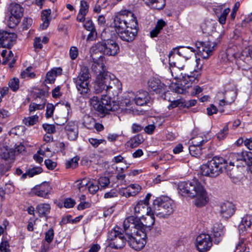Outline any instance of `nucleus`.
<instances>
[{
  "mask_svg": "<svg viewBox=\"0 0 252 252\" xmlns=\"http://www.w3.org/2000/svg\"><path fill=\"white\" fill-rule=\"evenodd\" d=\"M169 63L170 64V72L172 76L180 82V84H172L170 88L171 90L177 94H185L188 92V90L191 87L192 83H197L200 76L199 71L194 70V71L187 74L184 72V66H181L178 62L180 58L175 52L171 51L168 55Z\"/></svg>",
  "mask_w": 252,
  "mask_h": 252,
  "instance_id": "1",
  "label": "nucleus"
},
{
  "mask_svg": "<svg viewBox=\"0 0 252 252\" xmlns=\"http://www.w3.org/2000/svg\"><path fill=\"white\" fill-rule=\"evenodd\" d=\"M114 27L119 37L124 41H132L137 34V20L130 11H120L114 19Z\"/></svg>",
  "mask_w": 252,
  "mask_h": 252,
  "instance_id": "2",
  "label": "nucleus"
},
{
  "mask_svg": "<svg viewBox=\"0 0 252 252\" xmlns=\"http://www.w3.org/2000/svg\"><path fill=\"white\" fill-rule=\"evenodd\" d=\"M178 189L179 193L182 196L195 198L194 204L198 207L205 206L208 202L209 198L206 190L196 179L179 183Z\"/></svg>",
  "mask_w": 252,
  "mask_h": 252,
  "instance_id": "3",
  "label": "nucleus"
},
{
  "mask_svg": "<svg viewBox=\"0 0 252 252\" xmlns=\"http://www.w3.org/2000/svg\"><path fill=\"white\" fill-rule=\"evenodd\" d=\"M227 162L220 157L215 156L201 167L202 175L216 177L226 169Z\"/></svg>",
  "mask_w": 252,
  "mask_h": 252,
  "instance_id": "4",
  "label": "nucleus"
},
{
  "mask_svg": "<svg viewBox=\"0 0 252 252\" xmlns=\"http://www.w3.org/2000/svg\"><path fill=\"white\" fill-rule=\"evenodd\" d=\"M174 201L166 196L157 198L153 202L152 210L154 214L159 218H166L174 211Z\"/></svg>",
  "mask_w": 252,
  "mask_h": 252,
  "instance_id": "5",
  "label": "nucleus"
},
{
  "mask_svg": "<svg viewBox=\"0 0 252 252\" xmlns=\"http://www.w3.org/2000/svg\"><path fill=\"white\" fill-rule=\"evenodd\" d=\"M90 80L91 75L88 67L85 65H81L80 71L78 76L73 78V81L75 84L78 93L84 97H90Z\"/></svg>",
  "mask_w": 252,
  "mask_h": 252,
  "instance_id": "6",
  "label": "nucleus"
},
{
  "mask_svg": "<svg viewBox=\"0 0 252 252\" xmlns=\"http://www.w3.org/2000/svg\"><path fill=\"white\" fill-rule=\"evenodd\" d=\"M125 226V221H124V231L127 236V242L130 247L136 251L142 249L146 243V233L138 229H136L134 232L133 228L131 229V227Z\"/></svg>",
  "mask_w": 252,
  "mask_h": 252,
  "instance_id": "7",
  "label": "nucleus"
},
{
  "mask_svg": "<svg viewBox=\"0 0 252 252\" xmlns=\"http://www.w3.org/2000/svg\"><path fill=\"white\" fill-rule=\"evenodd\" d=\"M90 103L96 111L103 114L115 111L119 108L117 103L112 100L111 96L107 95H102L100 101L97 96H94L90 98Z\"/></svg>",
  "mask_w": 252,
  "mask_h": 252,
  "instance_id": "8",
  "label": "nucleus"
},
{
  "mask_svg": "<svg viewBox=\"0 0 252 252\" xmlns=\"http://www.w3.org/2000/svg\"><path fill=\"white\" fill-rule=\"evenodd\" d=\"M147 216L142 218L143 221L137 217L133 216H129L125 220V227H131V229L133 228L134 232H135L136 229L142 230L146 232L145 228H150L152 227L155 221L153 211L149 214H147Z\"/></svg>",
  "mask_w": 252,
  "mask_h": 252,
  "instance_id": "9",
  "label": "nucleus"
},
{
  "mask_svg": "<svg viewBox=\"0 0 252 252\" xmlns=\"http://www.w3.org/2000/svg\"><path fill=\"white\" fill-rule=\"evenodd\" d=\"M106 32L103 31L101 34V38L103 41L96 43L93 46L94 50L104 55L114 56L119 52L120 47L115 41L106 39Z\"/></svg>",
  "mask_w": 252,
  "mask_h": 252,
  "instance_id": "10",
  "label": "nucleus"
},
{
  "mask_svg": "<svg viewBox=\"0 0 252 252\" xmlns=\"http://www.w3.org/2000/svg\"><path fill=\"white\" fill-rule=\"evenodd\" d=\"M8 26L14 28L20 23L23 15L24 8L19 4L12 3L8 7Z\"/></svg>",
  "mask_w": 252,
  "mask_h": 252,
  "instance_id": "11",
  "label": "nucleus"
},
{
  "mask_svg": "<svg viewBox=\"0 0 252 252\" xmlns=\"http://www.w3.org/2000/svg\"><path fill=\"white\" fill-rule=\"evenodd\" d=\"M105 81H106V92L113 97L117 96L122 89L120 81L113 75L110 73H105Z\"/></svg>",
  "mask_w": 252,
  "mask_h": 252,
  "instance_id": "12",
  "label": "nucleus"
},
{
  "mask_svg": "<svg viewBox=\"0 0 252 252\" xmlns=\"http://www.w3.org/2000/svg\"><path fill=\"white\" fill-rule=\"evenodd\" d=\"M218 42V41H212L210 40L197 42L196 46L199 55L204 59L208 58L212 55Z\"/></svg>",
  "mask_w": 252,
  "mask_h": 252,
  "instance_id": "13",
  "label": "nucleus"
},
{
  "mask_svg": "<svg viewBox=\"0 0 252 252\" xmlns=\"http://www.w3.org/2000/svg\"><path fill=\"white\" fill-rule=\"evenodd\" d=\"M252 153L247 151H243L239 153H232L229 155L230 159V164L233 166H245L247 162H249V158H251Z\"/></svg>",
  "mask_w": 252,
  "mask_h": 252,
  "instance_id": "14",
  "label": "nucleus"
},
{
  "mask_svg": "<svg viewBox=\"0 0 252 252\" xmlns=\"http://www.w3.org/2000/svg\"><path fill=\"white\" fill-rule=\"evenodd\" d=\"M213 245L212 240L210 235L201 233L196 238L195 246L200 252H206L209 251Z\"/></svg>",
  "mask_w": 252,
  "mask_h": 252,
  "instance_id": "15",
  "label": "nucleus"
},
{
  "mask_svg": "<svg viewBox=\"0 0 252 252\" xmlns=\"http://www.w3.org/2000/svg\"><path fill=\"white\" fill-rule=\"evenodd\" d=\"M17 36L13 32H0V41L2 46L10 48L16 42Z\"/></svg>",
  "mask_w": 252,
  "mask_h": 252,
  "instance_id": "16",
  "label": "nucleus"
},
{
  "mask_svg": "<svg viewBox=\"0 0 252 252\" xmlns=\"http://www.w3.org/2000/svg\"><path fill=\"white\" fill-rule=\"evenodd\" d=\"M217 26V23L215 21H206L202 25V31L204 33L212 34L214 37H216L218 41L220 42L222 37V33H219L215 31L216 26Z\"/></svg>",
  "mask_w": 252,
  "mask_h": 252,
  "instance_id": "17",
  "label": "nucleus"
},
{
  "mask_svg": "<svg viewBox=\"0 0 252 252\" xmlns=\"http://www.w3.org/2000/svg\"><path fill=\"white\" fill-rule=\"evenodd\" d=\"M235 212V205L231 202L227 201L220 204L219 213L224 219L231 217Z\"/></svg>",
  "mask_w": 252,
  "mask_h": 252,
  "instance_id": "18",
  "label": "nucleus"
},
{
  "mask_svg": "<svg viewBox=\"0 0 252 252\" xmlns=\"http://www.w3.org/2000/svg\"><path fill=\"white\" fill-rule=\"evenodd\" d=\"M222 92H218L216 97V101L218 102L220 106H224L227 104H230L234 101L235 98V94L233 91L227 92L224 94V96L222 98L223 95Z\"/></svg>",
  "mask_w": 252,
  "mask_h": 252,
  "instance_id": "19",
  "label": "nucleus"
},
{
  "mask_svg": "<svg viewBox=\"0 0 252 252\" xmlns=\"http://www.w3.org/2000/svg\"><path fill=\"white\" fill-rule=\"evenodd\" d=\"M148 85L149 89L157 94L164 93L166 90V86L157 78H150L148 81Z\"/></svg>",
  "mask_w": 252,
  "mask_h": 252,
  "instance_id": "20",
  "label": "nucleus"
},
{
  "mask_svg": "<svg viewBox=\"0 0 252 252\" xmlns=\"http://www.w3.org/2000/svg\"><path fill=\"white\" fill-rule=\"evenodd\" d=\"M141 189V187L137 184H131L126 188L120 189L119 193L120 195L126 198L134 196L138 194Z\"/></svg>",
  "mask_w": 252,
  "mask_h": 252,
  "instance_id": "21",
  "label": "nucleus"
},
{
  "mask_svg": "<svg viewBox=\"0 0 252 252\" xmlns=\"http://www.w3.org/2000/svg\"><path fill=\"white\" fill-rule=\"evenodd\" d=\"M134 214L138 217L143 218L144 214H149L152 211V207L149 208L147 204L143 201H139L135 206L133 207Z\"/></svg>",
  "mask_w": 252,
  "mask_h": 252,
  "instance_id": "22",
  "label": "nucleus"
},
{
  "mask_svg": "<svg viewBox=\"0 0 252 252\" xmlns=\"http://www.w3.org/2000/svg\"><path fill=\"white\" fill-rule=\"evenodd\" d=\"M213 10L218 19L219 22L222 25H224L230 9L229 8L223 9V5H221L214 7Z\"/></svg>",
  "mask_w": 252,
  "mask_h": 252,
  "instance_id": "23",
  "label": "nucleus"
},
{
  "mask_svg": "<svg viewBox=\"0 0 252 252\" xmlns=\"http://www.w3.org/2000/svg\"><path fill=\"white\" fill-rule=\"evenodd\" d=\"M51 189L52 188L48 183L43 182L39 186L35 187L32 191L38 196L47 198V196L50 193Z\"/></svg>",
  "mask_w": 252,
  "mask_h": 252,
  "instance_id": "24",
  "label": "nucleus"
},
{
  "mask_svg": "<svg viewBox=\"0 0 252 252\" xmlns=\"http://www.w3.org/2000/svg\"><path fill=\"white\" fill-rule=\"evenodd\" d=\"M64 129L69 140H74L77 139L78 129L77 125L75 122L71 121L67 123Z\"/></svg>",
  "mask_w": 252,
  "mask_h": 252,
  "instance_id": "25",
  "label": "nucleus"
},
{
  "mask_svg": "<svg viewBox=\"0 0 252 252\" xmlns=\"http://www.w3.org/2000/svg\"><path fill=\"white\" fill-rule=\"evenodd\" d=\"M106 86L105 74L97 75L94 85V90L95 93L99 94L103 91H106Z\"/></svg>",
  "mask_w": 252,
  "mask_h": 252,
  "instance_id": "26",
  "label": "nucleus"
},
{
  "mask_svg": "<svg viewBox=\"0 0 252 252\" xmlns=\"http://www.w3.org/2000/svg\"><path fill=\"white\" fill-rule=\"evenodd\" d=\"M213 232L214 237V243L219 244L222 240L224 234V227L221 223H216L214 225Z\"/></svg>",
  "mask_w": 252,
  "mask_h": 252,
  "instance_id": "27",
  "label": "nucleus"
},
{
  "mask_svg": "<svg viewBox=\"0 0 252 252\" xmlns=\"http://www.w3.org/2000/svg\"><path fill=\"white\" fill-rule=\"evenodd\" d=\"M150 98L149 94L146 91H140L135 94V103L137 105L143 106L147 104Z\"/></svg>",
  "mask_w": 252,
  "mask_h": 252,
  "instance_id": "28",
  "label": "nucleus"
},
{
  "mask_svg": "<svg viewBox=\"0 0 252 252\" xmlns=\"http://www.w3.org/2000/svg\"><path fill=\"white\" fill-rule=\"evenodd\" d=\"M91 69L97 75L109 73L108 72L105 71V65L102 62H99L98 61L92 62Z\"/></svg>",
  "mask_w": 252,
  "mask_h": 252,
  "instance_id": "29",
  "label": "nucleus"
},
{
  "mask_svg": "<svg viewBox=\"0 0 252 252\" xmlns=\"http://www.w3.org/2000/svg\"><path fill=\"white\" fill-rule=\"evenodd\" d=\"M62 69L60 67H56L48 71L46 74L45 82L46 83H53L56 77L62 74Z\"/></svg>",
  "mask_w": 252,
  "mask_h": 252,
  "instance_id": "30",
  "label": "nucleus"
},
{
  "mask_svg": "<svg viewBox=\"0 0 252 252\" xmlns=\"http://www.w3.org/2000/svg\"><path fill=\"white\" fill-rule=\"evenodd\" d=\"M126 241H127V236L126 235V237H124L123 234H120L119 238L109 242V246L113 249H120L125 246Z\"/></svg>",
  "mask_w": 252,
  "mask_h": 252,
  "instance_id": "31",
  "label": "nucleus"
},
{
  "mask_svg": "<svg viewBox=\"0 0 252 252\" xmlns=\"http://www.w3.org/2000/svg\"><path fill=\"white\" fill-rule=\"evenodd\" d=\"M144 3L151 8L160 10L165 5V0H143Z\"/></svg>",
  "mask_w": 252,
  "mask_h": 252,
  "instance_id": "32",
  "label": "nucleus"
},
{
  "mask_svg": "<svg viewBox=\"0 0 252 252\" xmlns=\"http://www.w3.org/2000/svg\"><path fill=\"white\" fill-rule=\"evenodd\" d=\"M51 11L50 9H46L42 11L41 13V20L43 23L40 25V28L43 30H45L49 26Z\"/></svg>",
  "mask_w": 252,
  "mask_h": 252,
  "instance_id": "33",
  "label": "nucleus"
},
{
  "mask_svg": "<svg viewBox=\"0 0 252 252\" xmlns=\"http://www.w3.org/2000/svg\"><path fill=\"white\" fill-rule=\"evenodd\" d=\"M36 210L39 217H46L49 213L51 210L50 206L49 204L41 203L36 206Z\"/></svg>",
  "mask_w": 252,
  "mask_h": 252,
  "instance_id": "34",
  "label": "nucleus"
},
{
  "mask_svg": "<svg viewBox=\"0 0 252 252\" xmlns=\"http://www.w3.org/2000/svg\"><path fill=\"white\" fill-rule=\"evenodd\" d=\"M134 102H135V94L130 92L125 94L121 103L123 105L129 106Z\"/></svg>",
  "mask_w": 252,
  "mask_h": 252,
  "instance_id": "35",
  "label": "nucleus"
},
{
  "mask_svg": "<svg viewBox=\"0 0 252 252\" xmlns=\"http://www.w3.org/2000/svg\"><path fill=\"white\" fill-rule=\"evenodd\" d=\"M166 25V24L164 20L162 19L158 20L155 28L150 32V36L152 38L157 37Z\"/></svg>",
  "mask_w": 252,
  "mask_h": 252,
  "instance_id": "36",
  "label": "nucleus"
},
{
  "mask_svg": "<svg viewBox=\"0 0 252 252\" xmlns=\"http://www.w3.org/2000/svg\"><path fill=\"white\" fill-rule=\"evenodd\" d=\"M144 141V138L142 135L137 134L131 138L128 141L129 146L132 148H135L138 146Z\"/></svg>",
  "mask_w": 252,
  "mask_h": 252,
  "instance_id": "37",
  "label": "nucleus"
},
{
  "mask_svg": "<svg viewBox=\"0 0 252 252\" xmlns=\"http://www.w3.org/2000/svg\"><path fill=\"white\" fill-rule=\"evenodd\" d=\"M95 120L91 116L85 115L83 118V125L88 129H92L94 128Z\"/></svg>",
  "mask_w": 252,
  "mask_h": 252,
  "instance_id": "38",
  "label": "nucleus"
},
{
  "mask_svg": "<svg viewBox=\"0 0 252 252\" xmlns=\"http://www.w3.org/2000/svg\"><path fill=\"white\" fill-rule=\"evenodd\" d=\"M190 154L194 157L199 158L202 154V149L200 146H195L191 144L189 148Z\"/></svg>",
  "mask_w": 252,
  "mask_h": 252,
  "instance_id": "39",
  "label": "nucleus"
},
{
  "mask_svg": "<svg viewBox=\"0 0 252 252\" xmlns=\"http://www.w3.org/2000/svg\"><path fill=\"white\" fill-rule=\"evenodd\" d=\"M191 144L201 146L204 143L207 141V139L206 137H203L202 136L197 135L194 137H193L191 140Z\"/></svg>",
  "mask_w": 252,
  "mask_h": 252,
  "instance_id": "40",
  "label": "nucleus"
},
{
  "mask_svg": "<svg viewBox=\"0 0 252 252\" xmlns=\"http://www.w3.org/2000/svg\"><path fill=\"white\" fill-rule=\"evenodd\" d=\"M38 120V116L36 115L25 118L23 119V123L27 126H31L35 124Z\"/></svg>",
  "mask_w": 252,
  "mask_h": 252,
  "instance_id": "41",
  "label": "nucleus"
},
{
  "mask_svg": "<svg viewBox=\"0 0 252 252\" xmlns=\"http://www.w3.org/2000/svg\"><path fill=\"white\" fill-rule=\"evenodd\" d=\"M189 50H190V52L192 53H194L195 52V50L193 48L190 47H188L186 48H183L180 50L179 49H175L172 51L175 52V54H178L180 58L181 56H183V57L188 59V57L185 56L184 54L188 52Z\"/></svg>",
  "mask_w": 252,
  "mask_h": 252,
  "instance_id": "42",
  "label": "nucleus"
},
{
  "mask_svg": "<svg viewBox=\"0 0 252 252\" xmlns=\"http://www.w3.org/2000/svg\"><path fill=\"white\" fill-rule=\"evenodd\" d=\"M8 86L10 89L13 91H17L19 88V80L17 78H13L10 79L8 83Z\"/></svg>",
  "mask_w": 252,
  "mask_h": 252,
  "instance_id": "43",
  "label": "nucleus"
},
{
  "mask_svg": "<svg viewBox=\"0 0 252 252\" xmlns=\"http://www.w3.org/2000/svg\"><path fill=\"white\" fill-rule=\"evenodd\" d=\"M32 67L30 66L27 67L25 70L21 73V76L22 78H33L35 76L34 72H31Z\"/></svg>",
  "mask_w": 252,
  "mask_h": 252,
  "instance_id": "44",
  "label": "nucleus"
},
{
  "mask_svg": "<svg viewBox=\"0 0 252 252\" xmlns=\"http://www.w3.org/2000/svg\"><path fill=\"white\" fill-rule=\"evenodd\" d=\"M120 234H122L121 232H119L118 230L115 228L112 229L108 233V240L109 242L114 241L116 238H119Z\"/></svg>",
  "mask_w": 252,
  "mask_h": 252,
  "instance_id": "45",
  "label": "nucleus"
},
{
  "mask_svg": "<svg viewBox=\"0 0 252 252\" xmlns=\"http://www.w3.org/2000/svg\"><path fill=\"white\" fill-rule=\"evenodd\" d=\"M42 168L39 166L34 167L28 170V176L30 177H32L34 176L42 173Z\"/></svg>",
  "mask_w": 252,
  "mask_h": 252,
  "instance_id": "46",
  "label": "nucleus"
},
{
  "mask_svg": "<svg viewBox=\"0 0 252 252\" xmlns=\"http://www.w3.org/2000/svg\"><path fill=\"white\" fill-rule=\"evenodd\" d=\"M246 250L245 239L243 238H239L238 243L236 245V251L239 252H245Z\"/></svg>",
  "mask_w": 252,
  "mask_h": 252,
  "instance_id": "47",
  "label": "nucleus"
},
{
  "mask_svg": "<svg viewBox=\"0 0 252 252\" xmlns=\"http://www.w3.org/2000/svg\"><path fill=\"white\" fill-rule=\"evenodd\" d=\"M185 100L183 99H178L172 101L169 105V109L175 108L176 107H184Z\"/></svg>",
  "mask_w": 252,
  "mask_h": 252,
  "instance_id": "48",
  "label": "nucleus"
},
{
  "mask_svg": "<svg viewBox=\"0 0 252 252\" xmlns=\"http://www.w3.org/2000/svg\"><path fill=\"white\" fill-rule=\"evenodd\" d=\"M89 5L86 1L84 0L80 1L79 12L87 14L89 11Z\"/></svg>",
  "mask_w": 252,
  "mask_h": 252,
  "instance_id": "49",
  "label": "nucleus"
},
{
  "mask_svg": "<svg viewBox=\"0 0 252 252\" xmlns=\"http://www.w3.org/2000/svg\"><path fill=\"white\" fill-rule=\"evenodd\" d=\"M98 184L101 188H105L110 184L109 178L107 177H101L98 179Z\"/></svg>",
  "mask_w": 252,
  "mask_h": 252,
  "instance_id": "50",
  "label": "nucleus"
},
{
  "mask_svg": "<svg viewBox=\"0 0 252 252\" xmlns=\"http://www.w3.org/2000/svg\"><path fill=\"white\" fill-rule=\"evenodd\" d=\"M42 127L47 133L51 134L54 133L56 132V128L54 125H50L48 124H43Z\"/></svg>",
  "mask_w": 252,
  "mask_h": 252,
  "instance_id": "51",
  "label": "nucleus"
},
{
  "mask_svg": "<svg viewBox=\"0 0 252 252\" xmlns=\"http://www.w3.org/2000/svg\"><path fill=\"white\" fill-rule=\"evenodd\" d=\"M228 131V126L226 125L218 133L217 137L220 140H222L225 138Z\"/></svg>",
  "mask_w": 252,
  "mask_h": 252,
  "instance_id": "52",
  "label": "nucleus"
},
{
  "mask_svg": "<svg viewBox=\"0 0 252 252\" xmlns=\"http://www.w3.org/2000/svg\"><path fill=\"white\" fill-rule=\"evenodd\" d=\"M252 223V216L246 215L242 218L241 223L244 224L248 227H250Z\"/></svg>",
  "mask_w": 252,
  "mask_h": 252,
  "instance_id": "53",
  "label": "nucleus"
},
{
  "mask_svg": "<svg viewBox=\"0 0 252 252\" xmlns=\"http://www.w3.org/2000/svg\"><path fill=\"white\" fill-rule=\"evenodd\" d=\"M78 160L79 158L77 157H74L72 158L71 160L67 161L66 164V167L67 168H75L78 165Z\"/></svg>",
  "mask_w": 252,
  "mask_h": 252,
  "instance_id": "54",
  "label": "nucleus"
},
{
  "mask_svg": "<svg viewBox=\"0 0 252 252\" xmlns=\"http://www.w3.org/2000/svg\"><path fill=\"white\" fill-rule=\"evenodd\" d=\"M83 26L84 28L88 31H92V30L95 29L94 25L91 19H87L84 22Z\"/></svg>",
  "mask_w": 252,
  "mask_h": 252,
  "instance_id": "55",
  "label": "nucleus"
},
{
  "mask_svg": "<svg viewBox=\"0 0 252 252\" xmlns=\"http://www.w3.org/2000/svg\"><path fill=\"white\" fill-rule=\"evenodd\" d=\"M54 236V230L52 228H50L45 233V240L47 243L50 244L52 241Z\"/></svg>",
  "mask_w": 252,
  "mask_h": 252,
  "instance_id": "56",
  "label": "nucleus"
},
{
  "mask_svg": "<svg viewBox=\"0 0 252 252\" xmlns=\"http://www.w3.org/2000/svg\"><path fill=\"white\" fill-rule=\"evenodd\" d=\"M77 187L79 192L84 191L87 188V185H88L87 181L85 179H83L81 181H78L77 182Z\"/></svg>",
  "mask_w": 252,
  "mask_h": 252,
  "instance_id": "57",
  "label": "nucleus"
},
{
  "mask_svg": "<svg viewBox=\"0 0 252 252\" xmlns=\"http://www.w3.org/2000/svg\"><path fill=\"white\" fill-rule=\"evenodd\" d=\"M44 107V103L38 104L35 103H32L29 106V111L31 113L36 110L42 109Z\"/></svg>",
  "mask_w": 252,
  "mask_h": 252,
  "instance_id": "58",
  "label": "nucleus"
},
{
  "mask_svg": "<svg viewBox=\"0 0 252 252\" xmlns=\"http://www.w3.org/2000/svg\"><path fill=\"white\" fill-rule=\"evenodd\" d=\"M78 56V50L77 47L72 46L69 50V57L72 60H75Z\"/></svg>",
  "mask_w": 252,
  "mask_h": 252,
  "instance_id": "59",
  "label": "nucleus"
},
{
  "mask_svg": "<svg viewBox=\"0 0 252 252\" xmlns=\"http://www.w3.org/2000/svg\"><path fill=\"white\" fill-rule=\"evenodd\" d=\"M44 164L46 167L49 170H53L57 166V163L50 159H45Z\"/></svg>",
  "mask_w": 252,
  "mask_h": 252,
  "instance_id": "60",
  "label": "nucleus"
},
{
  "mask_svg": "<svg viewBox=\"0 0 252 252\" xmlns=\"http://www.w3.org/2000/svg\"><path fill=\"white\" fill-rule=\"evenodd\" d=\"M32 19L31 18H25L23 21V29L27 30L32 25Z\"/></svg>",
  "mask_w": 252,
  "mask_h": 252,
  "instance_id": "61",
  "label": "nucleus"
},
{
  "mask_svg": "<svg viewBox=\"0 0 252 252\" xmlns=\"http://www.w3.org/2000/svg\"><path fill=\"white\" fill-rule=\"evenodd\" d=\"M54 107L52 104H48L46 106V112L45 114L47 118L52 116L54 111Z\"/></svg>",
  "mask_w": 252,
  "mask_h": 252,
  "instance_id": "62",
  "label": "nucleus"
},
{
  "mask_svg": "<svg viewBox=\"0 0 252 252\" xmlns=\"http://www.w3.org/2000/svg\"><path fill=\"white\" fill-rule=\"evenodd\" d=\"M0 251L1 252H9V243L6 241H2L0 245Z\"/></svg>",
  "mask_w": 252,
  "mask_h": 252,
  "instance_id": "63",
  "label": "nucleus"
},
{
  "mask_svg": "<svg viewBox=\"0 0 252 252\" xmlns=\"http://www.w3.org/2000/svg\"><path fill=\"white\" fill-rule=\"evenodd\" d=\"M64 207L65 208H72L75 204V201L71 198H67L65 199L63 202Z\"/></svg>",
  "mask_w": 252,
  "mask_h": 252,
  "instance_id": "64",
  "label": "nucleus"
}]
</instances>
